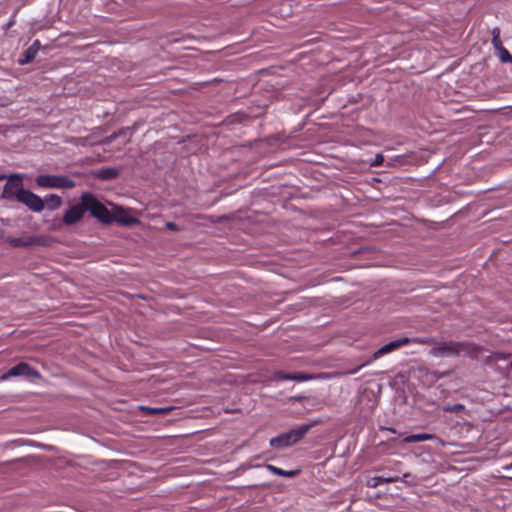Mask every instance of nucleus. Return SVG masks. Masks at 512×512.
I'll list each match as a JSON object with an SVG mask.
<instances>
[{
  "label": "nucleus",
  "instance_id": "obj_1",
  "mask_svg": "<svg viewBox=\"0 0 512 512\" xmlns=\"http://www.w3.org/2000/svg\"><path fill=\"white\" fill-rule=\"evenodd\" d=\"M86 204L87 211L91 216L96 218L99 222L105 225L113 223V211H110L102 202H100L95 195L90 192H85L80 197Z\"/></svg>",
  "mask_w": 512,
  "mask_h": 512
},
{
  "label": "nucleus",
  "instance_id": "obj_2",
  "mask_svg": "<svg viewBox=\"0 0 512 512\" xmlns=\"http://www.w3.org/2000/svg\"><path fill=\"white\" fill-rule=\"evenodd\" d=\"M310 430V425H301L296 429H292L288 432L282 433L272 439H270V445L273 448H285L289 447L298 441H300Z\"/></svg>",
  "mask_w": 512,
  "mask_h": 512
},
{
  "label": "nucleus",
  "instance_id": "obj_3",
  "mask_svg": "<svg viewBox=\"0 0 512 512\" xmlns=\"http://www.w3.org/2000/svg\"><path fill=\"white\" fill-rule=\"evenodd\" d=\"M469 344L465 342L444 341L430 349L429 353L435 357H455L462 352H468Z\"/></svg>",
  "mask_w": 512,
  "mask_h": 512
},
{
  "label": "nucleus",
  "instance_id": "obj_4",
  "mask_svg": "<svg viewBox=\"0 0 512 512\" xmlns=\"http://www.w3.org/2000/svg\"><path fill=\"white\" fill-rule=\"evenodd\" d=\"M35 181L41 188L72 189L76 185L74 180L64 175H38Z\"/></svg>",
  "mask_w": 512,
  "mask_h": 512
},
{
  "label": "nucleus",
  "instance_id": "obj_5",
  "mask_svg": "<svg viewBox=\"0 0 512 512\" xmlns=\"http://www.w3.org/2000/svg\"><path fill=\"white\" fill-rule=\"evenodd\" d=\"M15 198L33 212H41L44 209L43 199L30 190L18 188L15 192Z\"/></svg>",
  "mask_w": 512,
  "mask_h": 512
},
{
  "label": "nucleus",
  "instance_id": "obj_6",
  "mask_svg": "<svg viewBox=\"0 0 512 512\" xmlns=\"http://www.w3.org/2000/svg\"><path fill=\"white\" fill-rule=\"evenodd\" d=\"M86 211V204L80 199V203L72 205L65 211L62 222L67 226L75 225L82 220Z\"/></svg>",
  "mask_w": 512,
  "mask_h": 512
},
{
  "label": "nucleus",
  "instance_id": "obj_7",
  "mask_svg": "<svg viewBox=\"0 0 512 512\" xmlns=\"http://www.w3.org/2000/svg\"><path fill=\"white\" fill-rule=\"evenodd\" d=\"M18 376H25L28 378H40V373L32 368L28 363L21 362L15 366H13L11 369L8 370L7 373H5L2 376V379L6 380L11 377H18Z\"/></svg>",
  "mask_w": 512,
  "mask_h": 512
},
{
  "label": "nucleus",
  "instance_id": "obj_8",
  "mask_svg": "<svg viewBox=\"0 0 512 512\" xmlns=\"http://www.w3.org/2000/svg\"><path fill=\"white\" fill-rule=\"evenodd\" d=\"M412 340L408 337H402L396 340H393L385 345H383L381 348H379L374 354L373 358L378 359L382 357L385 354L391 353L409 343H411Z\"/></svg>",
  "mask_w": 512,
  "mask_h": 512
},
{
  "label": "nucleus",
  "instance_id": "obj_9",
  "mask_svg": "<svg viewBox=\"0 0 512 512\" xmlns=\"http://www.w3.org/2000/svg\"><path fill=\"white\" fill-rule=\"evenodd\" d=\"M113 222H117L118 224L131 226L138 222V219L128 214L122 207L114 206L113 207Z\"/></svg>",
  "mask_w": 512,
  "mask_h": 512
},
{
  "label": "nucleus",
  "instance_id": "obj_10",
  "mask_svg": "<svg viewBox=\"0 0 512 512\" xmlns=\"http://www.w3.org/2000/svg\"><path fill=\"white\" fill-rule=\"evenodd\" d=\"M8 180L11 183H7L4 186L3 196L6 198L15 197V192L18 188L22 187V175L20 174H12L9 176Z\"/></svg>",
  "mask_w": 512,
  "mask_h": 512
},
{
  "label": "nucleus",
  "instance_id": "obj_11",
  "mask_svg": "<svg viewBox=\"0 0 512 512\" xmlns=\"http://www.w3.org/2000/svg\"><path fill=\"white\" fill-rule=\"evenodd\" d=\"M400 479H401V476L399 474H396V475H393V476H388V477L375 476V477H372L370 479L369 486L377 487V486L382 485V484L397 482Z\"/></svg>",
  "mask_w": 512,
  "mask_h": 512
},
{
  "label": "nucleus",
  "instance_id": "obj_12",
  "mask_svg": "<svg viewBox=\"0 0 512 512\" xmlns=\"http://www.w3.org/2000/svg\"><path fill=\"white\" fill-rule=\"evenodd\" d=\"M43 201L44 207L46 206L50 211L57 210L62 205L61 197L56 194L46 195Z\"/></svg>",
  "mask_w": 512,
  "mask_h": 512
},
{
  "label": "nucleus",
  "instance_id": "obj_13",
  "mask_svg": "<svg viewBox=\"0 0 512 512\" xmlns=\"http://www.w3.org/2000/svg\"><path fill=\"white\" fill-rule=\"evenodd\" d=\"M266 469L272 474L289 478L295 477L299 473V470H284L272 464H267Z\"/></svg>",
  "mask_w": 512,
  "mask_h": 512
},
{
  "label": "nucleus",
  "instance_id": "obj_14",
  "mask_svg": "<svg viewBox=\"0 0 512 512\" xmlns=\"http://www.w3.org/2000/svg\"><path fill=\"white\" fill-rule=\"evenodd\" d=\"M434 438H435V436L432 434L420 433V434L408 435L402 439V442L403 443H416V442L433 440Z\"/></svg>",
  "mask_w": 512,
  "mask_h": 512
},
{
  "label": "nucleus",
  "instance_id": "obj_15",
  "mask_svg": "<svg viewBox=\"0 0 512 512\" xmlns=\"http://www.w3.org/2000/svg\"><path fill=\"white\" fill-rule=\"evenodd\" d=\"M37 53H38V48L37 47H29L27 48L21 58L19 59V63L21 65H24V64H28L30 62H32L35 57L37 56Z\"/></svg>",
  "mask_w": 512,
  "mask_h": 512
},
{
  "label": "nucleus",
  "instance_id": "obj_16",
  "mask_svg": "<svg viewBox=\"0 0 512 512\" xmlns=\"http://www.w3.org/2000/svg\"><path fill=\"white\" fill-rule=\"evenodd\" d=\"M119 175V170L116 168H103L98 172V178L101 180H113Z\"/></svg>",
  "mask_w": 512,
  "mask_h": 512
},
{
  "label": "nucleus",
  "instance_id": "obj_17",
  "mask_svg": "<svg viewBox=\"0 0 512 512\" xmlns=\"http://www.w3.org/2000/svg\"><path fill=\"white\" fill-rule=\"evenodd\" d=\"M149 415H167L172 411V407H142Z\"/></svg>",
  "mask_w": 512,
  "mask_h": 512
},
{
  "label": "nucleus",
  "instance_id": "obj_18",
  "mask_svg": "<svg viewBox=\"0 0 512 512\" xmlns=\"http://www.w3.org/2000/svg\"><path fill=\"white\" fill-rule=\"evenodd\" d=\"M492 44L495 50L503 47V43L500 38V29L498 27H495L492 30Z\"/></svg>",
  "mask_w": 512,
  "mask_h": 512
},
{
  "label": "nucleus",
  "instance_id": "obj_19",
  "mask_svg": "<svg viewBox=\"0 0 512 512\" xmlns=\"http://www.w3.org/2000/svg\"><path fill=\"white\" fill-rule=\"evenodd\" d=\"M497 51V54L502 62H511L512 63V55L509 53V51L503 46L502 48H499Z\"/></svg>",
  "mask_w": 512,
  "mask_h": 512
},
{
  "label": "nucleus",
  "instance_id": "obj_20",
  "mask_svg": "<svg viewBox=\"0 0 512 512\" xmlns=\"http://www.w3.org/2000/svg\"><path fill=\"white\" fill-rule=\"evenodd\" d=\"M313 376L303 373V372H297V373H291V380L297 381V382H303L311 380Z\"/></svg>",
  "mask_w": 512,
  "mask_h": 512
},
{
  "label": "nucleus",
  "instance_id": "obj_21",
  "mask_svg": "<svg viewBox=\"0 0 512 512\" xmlns=\"http://www.w3.org/2000/svg\"><path fill=\"white\" fill-rule=\"evenodd\" d=\"M273 378L275 380H291V373H286L284 371H276L274 372Z\"/></svg>",
  "mask_w": 512,
  "mask_h": 512
},
{
  "label": "nucleus",
  "instance_id": "obj_22",
  "mask_svg": "<svg viewBox=\"0 0 512 512\" xmlns=\"http://www.w3.org/2000/svg\"><path fill=\"white\" fill-rule=\"evenodd\" d=\"M384 161V157L382 154H376L374 160L371 162V166H380Z\"/></svg>",
  "mask_w": 512,
  "mask_h": 512
},
{
  "label": "nucleus",
  "instance_id": "obj_23",
  "mask_svg": "<svg viewBox=\"0 0 512 512\" xmlns=\"http://www.w3.org/2000/svg\"><path fill=\"white\" fill-rule=\"evenodd\" d=\"M166 227L171 231H178L179 228L174 222H167Z\"/></svg>",
  "mask_w": 512,
  "mask_h": 512
},
{
  "label": "nucleus",
  "instance_id": "obj_24",
  "mask_svg": "<svg viewBox=\"0 0 512 512\" xmlns=\"http://www.w3.org/2000/svg\"><path fill=\"white\" fill-rule=\"evenodd\" d=\"M463 408H464V406H463V405H461V404H456V405L454 406V408L449 409V411H451V412H457V411H459V410H461V409H463Z\"/></svg>",
  "mask_w": 512,
  "mask_h": 512
},
{
  "label": "nucleus",
  "instance_id": "obj_25",
  "mask_svg": "<svg viewBox=\"0 0 512 512\" xmlns=\"http://www.w3.org/2000/svg\"><path fill=\"white\" fill-rule=\"evenodd\" d=\"M11 243H12L14 246H20V245H23L22 243H20V240H18V239H13V240L11 241ZM24 245L26 246L27 244H24Z\"/></svg>",
  "mask_w": 512,
  "mask_h": 512
},
{
  "label": "nucleus",
  "instance_id": "obj_26",
  "mask_svg": "<svg viewBox=\"0 0 512 512\" xmlns=\"http://www.w3.org/2000/svg\"><path fill=\"white\" fill-rule=\"evenodd\" d=\"M30 47H37L39 49L40 48V41L39 40H35L34 43Z\"/></svg>",
  "mask_w": 512,
  "mask_h": 512
},
{
  "label": "nucleus",
  "instance_id": "obj_27",
  "mask_svg": "<svg viewBox=\"0 0 512 512\" xmlns=\"http://www.w3.org/2000/svg\"><path fill=\"white\" fill-rule=\"evenodd\" d=\"M411 477H413V476H412V474H411V473H409V472L402 473V478H405V479H406V478H411Z\"/></svg>",
  "mask_w": 512,
  "mask_h": 512
},
{
  "label": "nucleus",
  "instance_id": "obj_28",
  "mask_svg": "<svg viewBox=\"0 0 512 512\" xmlns=\"http://www.w3.org/2000/svg\"><path fill=\"white\" fill-rule=\"evenodd\" d=\"M8 178H9V176H7L5 174H0V181L8 179Z\"/></svg>",
  "mask_w": 512,
  "mask_h": 512
},
{
  "label": "nucleus",
  "instance_id": "obj_29",
  "mask_svg": "<svg viewBox=\"0 0 512 512\" xmlns=\"http://www.w3.org/2000/svg\"><path fill=\"white\" fill-rule=\"evenodd\" d=\"M386 430L392 432V433H396V430L394 428H385Z\"/></svg>",
  "mask_w": 512,
  "mask_h": 512
},
{
  "label": "nucleus",
  "instance_id": "obj_30",
  "mask_svg": "<svg viewBox=\"0 0 512 512\" xmlns=\"http://www.w3.org/2000/svg\"><path fill=\"white\" fill-rule=\"evenodd\" d=\"M395 465H396V466H401V465H402V463H401L400 461H397V462H395Z\"/></svg>",
  "mask_w": 512,
  "mask_h": 512
},
{
  "label": "nucleus",
  "instance_id": "obj_31",
  "mask_svg": "<svg viewBox=\"0 0 512 512\" xmlns=\"http://www.w3.org/2000/svg\"><path fill=\"white\" fill-rule=\"evenodd\" d=\"M413 342H416V343H418V344L423 343L422 341H416V340H413Z\"/></svg>",
  "mask_w": 512,
  "mask_h": 512
},
{
  "label": "nucleus",
  "instance_id": "obj_32",
  "mask_svg": "<svg viewBox=\"0 0 512 512\" xmlns=\"http://www.w3.org/2000/svg\"><path fill=\"white\" fill-rule=\"evenodd\" d=\"M510 367H511V369H512V361L510 362Z\"/></svg>",
  "mask_w": 512,
  "mask_h": 512
}]
</instances>
